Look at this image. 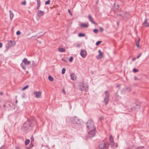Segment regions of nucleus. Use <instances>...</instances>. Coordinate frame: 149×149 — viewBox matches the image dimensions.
<instances>
[{"label": "nucleus", "mask_w": 149, "mask_h": 149, "mask_svg": "<svg viewBox=\"0 0 149 149\" xmlns=\"http://www.w3.org/2000/svg\"><path fill=\"white\" fill-rule=\"evenodd\" d=\"M37 123L35 117H32L31 119H28L24 123L22 126V128L26 130L30 127H33Z\"/></svg>", "instance_id": "f257e3e1"}, {"label": "nucleus", "mask_w": 149, "mask_h": 149, "mask_svg": "<svg viewBox=\"0 0 149 149\" xmlns=\"http://www.w3.org/2000/svg\"><path fill=\"white\" fill-rule=\"evenodd\" d=\"M117 14L120 16L125 20H127L130 17V15L129 12L120 10L117 13Z\"/></svg>", "instance_id": "f03ea898"}, {"label": "nucleus", "mask_w": 149, "mask_h": 149, "mask_svg": "<svg viewBox=\"0 0 149 149\" xmlns=\"http://www.w3.org/2000/svg\"><path fill=\"white\" fill-rule=\"evenodd\" d=\"M109 145L107 141H102L100 143L98 147L99 149H107Z\"/></svg>", "instance_id": "7ed1b4c3"}, {"label": "nucleus", "mask_w": 149, "mask_h": 149, "mask_svg": "<svg viewBox=\"0 0 149 149\" xmlns=\"http://www.w3.org/2000/svg\"><path fill=\"white\" fill-rule=\"evenodd\" d=\"M86 127L88 130H95L93 122L91 120L89 119L86 123Z\"/></svg>", "instance_id": "20e7f679"}, {"label": "nucleus", "mask_w": 149, "mask_h": 149, "mask_svg": "<svg viewBox=\"0 0 149 149\" xmlns=\"http://www.w3.org/2000/svg\"><path fill=\"white\" fill-rule=\"evenodd\" d=\"M105 95V96L104 98V101L105 102L106 105L108 103L109 100V94L108 91H107L104 92Z\"/></svg>", "instance_id": "39448f33"}, {"label": "nucleus", "mask_w": 149, "mask_h": 149, "mask_svg": "<svg viewBox=\"0 0 149 149\" xmlns=\"http://www.w3.org/2000/svg\"><path fill=\"white\" fill-rule=\"evenodd\" d=\"M90 131L88 132L87 136L88 137H91L94 136L95 133V130H89Z\"/></svg>", "instance_id": "423d86ee"}, {"label": "nucleus", "mask_w": 149, "mask_h": 149, "mask_svg": "<svg viewBox=\"0 0 149 149\" xmlns=\"http://www.w3.org/2000/svg\"><path fill=\"white\" fill-rule=\"evenodd\" d=\"M71 121L74 123L79 124L80 121L78 117H72L71 118Z\"/></svg>", "instance_id": "0eeeda50"}, {"label": "nucleus", "mask_w": 149, "mask_h": 149, "mask_svg": "<svg viewBox=\"0 0 149 149\" xmlns=\"http://www.w3.org/2000/svg\"><path fill=\"white\" fill-rule=\"evenodd\" d=\"M80 89L81 91H86L88 90V86L84 84H82L81 85H80Z\"/></svg>", "instance_id": "6e6552de"}, {"label": "nucleus", "mask_w": 149, "mask_h": 149, "mask_svg": "<svg viewBox=\"0 0 149 149\" xmlns=\"http://www.w3.org/2000/svg\"><path fill=\"white\" fill-rule=\"evenodd\" d=\"M140 108V105L136 103H132V105L131 109L132 110H136V109H139Z\"/></svg>", "instance_id": "1a4fd4ad"}, {"label": "nucleus", "mask_w": 149, "mask_h": 149, "mask_svg": "<svg viewBox=\"0 0 149 149\" xmlns=\"http://www.w3.org/2000/svg\"><path fill=\"white\" fill-rule=\"evenodd\" d=\"M44 14V11L39 10L37 11L36 15L37 17H40L41 16L43 15Z\"/></svg>", "instance_id": "9d476101"}, {"label": "nucleus", "mask_w": 149, "mask_h": 149, "mask_svg": "<svg viewBox=\"0 0 149 149\" xmlns=\"http://www.w3.org/2000/svg\"><path fill=\"white\" fill-rule=\"evenodd\" d=\"M80 54L82 57L85 58L87 54L85 50H81L80 52Z\"/></svg>", "instance_id": "9b49d317"}, {"label": "nucleus", "mask_w": 149, "mask_h": 149, "mask_svg": "<svg viewBox=\"0 0 149 149\" xmlns=\"http://www.w3.org/2000/svg\"><path fill=\"white\" fill-rule=\"evenodd\" d=\"M41 92L39 91H35L33 92V94L35 95L36 97L38 98L41 95Z\"/></svg>", "instance_id": "f8f14e48"}, {"label": "nucleus", "mask_w": 149, "mask_h": 149, "mask_svg": "<svg viewBox=\"0 0 149 149\" xmlns=\"http://www.w3.org/2000/svg\"><path fill=\"white\" fill-rule=\"evenodd\" d=\"M88 19L93 24H96L95 22L93 21V18L92 17L91 15L90 14H89L88 16Z\"/></svg>", "instance_id": "ddd939ff"}, {"label": "nucleus", "mask_w": 149, "mask_h": 149, "mask_svg": "<svg viewBox=\"0 0 149 149\" xmlns=\"http://www.w3.org/2000/svg\"><path fill=\"white\" fill-rule=\"evenodd\" d=\"M148 20V19H145L144 21L142 24L143 25H144V26L146 27H149V22H147Z\"/></svg>", "instance_id": "4468645a"}, {"label": "nucleus", "mask_w": 149, "mask_h": 149, "mask_svg": "<svg viewBox=\"0 0 149 149\" xmlns=\"http://www.w3.org/2000/svg\"><path fill=\"white\" fill-rule=\"evenodd\" d=\"M22 62H23L26 65H29L31 63L30 61H27V59L26 58H24L23 59Z\"/></svg>", "instance_id": "2eb2a0df"}, {"label": "nucleus", "mask_w": 149, "mask_h": 149, "mask_svg": "<svg viewBox=\"0 0 149 149\" xmlns=\"http://www.w3.org/2000/svg\"><path fill=\"white\" fill-rule=\"evenodd\" d=\"M70 76L71 79L73 80H74L76 78V77L74 73L71 74H70Z\"/></svg>", "instance_id": "dca6fc26"}, {"label": "nucleus", "mask_w": 149, "mask_h": 149, "mask_svg": "<svg viewBox=\"0 0 149 149\" xmlns=\"http://www.w3.org/2000/svg\"><path fill=\"white\" fill-rule=\"evenodd\" d=\"M110 144L111 148H116L118 146V145L117 144L115 145L114 143V142H113V143H110Z\"/></svg>", "instance_id": "f3484780"}, {"label": "nucleus", "mask_w": 149, "mask_h": 149, "mask_svg": "<svg viewBox=\"0 0 149 149\" xmlns=\"http://www.w3.org/2000/svg\"><path fill=\"white\" fill-rule=\"evenodd\" d=\"M110 144L111 148H116L118 146V145L117 144L115 145L114 143V142H113V143H110Z\"/></svg>", "instance_id": "a211bd4d"}, {"label": "nucleus", "mask_w": 149, "mask_h": 149, "mask_svg": "<svg viewBox=\"0 0 149 149\" xmlns=\"http://www.w3.org/2000/svg\"><path fill=\"white\" fill-rule=\"evenodd\" d=\"M7 44L11 47L13 45H15V42H13L12 41L10 40L9 42H8Z\"/></svg>", "instance_id": "6ab92c4d"}, {"label": "nucleus", "mask_w": 149, "mask_h": 149, "mask_svg": "<svg viewBox=\"0 0 149 149\" xmlns=\"http://www.w3.org/2000/svg\"><path fill=\"white\" fill-rule=\"evenodd\" d=\"M88 26V23L85 24L82 23L80 25V26L81 27L87 28Z\"/></svg>", "instance_id": "aec40b11"}, {"label": "nucleus", "mask_w": 149, "mask_h": 149, "mask_svg": "<svg viewBox=\"0 0 149 149\" xmlns=\"http://www.w3.org/2000/svg\"><path fill=\"white\" fill-rule=\"evenodd\" d=\"M98 52L99 53L98 55L99 57L101 59L103 57V53H102L100 50H98Z\"/></svg>", "instance_id": "412c9836"}, {"label": "nucleus", "mask_w": 149, "mask_h": 149, "mask_svg": "<svg viewBox=\"0 0 149 149\" xmlns=\"http://www.w3.org/2000/svg\"><path fill=\"white\" fill-rule=\"evenodd\" d=\"M9 14H10V19H12L13 17V16H14L13 14V12L11 10H10L9 11Z\"/></svg>", "instance_id": "4be33fe9"}, {"label": "nucleus", "mask_w": 149, "mask_h": 149, "mask_svg": "<svg viewBox=\"0 0 149 149\" xmlns=\"http://www.w3.org/2000/svg\"><path fill=\"white\" fill-rule=\"evenodd\" d=\"M5 104H6V108H9L11 106L9 102L7 101L5 102Z\"/></svg>", "instance_id": "5701e85b"}, {"label": "nucleus", "mask_w": 149, "mask_h": 149, "mask_svg": "<svg viewBox=\"0 0 149 149\" xmlns=\"http://www.w3.org/2000/svg\"><path fill=\"white\" fill-rule=\"evenodd\" d=\"M58 50L59 52H64L65 51V49H63V48H59L58 49Z\"/></svg>", "instance_id": "b1692460"}, {"label": "nucleus", "mask_w": 149, "mask_h": 149, "mask_svg": "<svg viewBox=\"0 0 149 149\" xmlns=\"http://www.w3.org/2000/svg\"><path fill=\"white\" fill-rule=\"evenodd\" d=\"M109 140L110 142V143H112L113 142V137L111 135H110V137L109 138Z\"/></svg>", "instance_id": "393cba45"}, {"label": "nucleus", "mask_w": 149, "mask_h": 149, "mask_svg": "<svg viewBox=\"0 0 149 149\" xmlns=\"http://www.w3.org/2000/svg\"><path fill=\"white\" fill-rule=\"evenodd\" d=\"M30 141V140L29 139H26V140L25 142V144L26 145H28Z\"/></svg>", "instance_id": "a878e982"}, {"label": "nucleus", "mask_w": 149, "mask_h": 149, "mask_svg": "<svg viewBox=\"0 0 149 149\" xmlns=\"http://www.w3.org/2000/svg\"><path fill=\"white\" fill-rule=\"evenodd\" d=\"M20 65L23 69L24 70L25 69L26 67H25V65L23 64L22 63H21Z\"/></svg>", "instance_id": "bb28decb"}, {"label": "nucleus", "mask_w": 149, "mask_h": 149, "mask_svg": "<svg viewBox=\"0 0 149 149\" xmlns=\"http://www.w3.org/2000/svg\"><path fill=\"white\" fill-rule=\"evenodd\" d=\"M48 79L50 81H52L53 80V78L51 76H48Z\"/></svg>", "instance_id": "cd10ccee"}, {"label": "nucleus", "mask_w": 149, "mask_h": 149, "mask_svg": "<svg viewBox=\"0 0 149 149\" xmlns=\"http://www.w3.org/2000/svg\"><path fill=\"white\" fill-rule=\"evenodd\" d=\"M6 51H7L11 47L8 44H7L6 45Z\"/></svg>", "instance_id": "c85d7f7f"}, {"label": "nucleus", "mask_w": 149, "mask_h": 149, "mask_svg": "<svg viewBox=\"0 0 149 149\" xmlns=\"http://www.w3.org/2000/svg\"><path fill=\"white\" fill-rule=\"evenodd\" d=\"M139 71V70L135 68H134L133 69V71L134 73H136L138 72Z\"/></svg>", "instance_id": "c756f323"}, {"label": "nucleus", "mask_w": 149, "mask_h": 149, "mask_svg": "<svg viewBox=\"0 0 149 149\" xmlns=\"http://www.w3.org/2000/svg\"><path fill=\"white\" fill-rule=\"evenodd\" d=\"M85 34L82 33H79L78 34V36L79 37H83L85 36Z\"/></svg>", "instance_id": "7c9ffc66"}, {"label": "nucleus", "mask_w": 149, "mask_h": 149, "mask_svg": "<svg viewBox=\"0 0 149 149\" xmlns=\"http://www.w3.org/2000/svg\"><path fill=\"white\" fill-rule=\"evenodd\" d=\"M94 32L96 34H97L98 33V30L97 29H95L93 30Z\"/></svg>", "instance_id": "2f4dec72"}, {"label": "nucleus", "mask_w": 149, "mask_h": 149, "mask_svg": "<svg viewBox=\"0 0 149 149\" xmlns=\"http://www.w3.org/2000/svg\"><path fill=\"white\" fill-rule=\"evenodd\" d=\"M65 69L64 68H63L62 70L61 73L62 74H64L65 73Z\"/></svg>", "instance_id": "473e14b6"}, {"label": "nucleus", "mask_w": 149, "mask_h": 149, "mask_svg": "<svg viewBox=\"0 0 149 149\" xmlns=\"http://www.w3.org/2000/svg\"><path fill=\"white\" fill-rule=\"evenodd\" d=\"M33 146V144L31 142V143L29 145V146L28 149H29L30 148H32Z\"/></svg>", "instance_id": "72a5a7b5"}, {"label": "nucleus", "mask_w": 149, "mask_h": 149, "mask_svg": "<svg viewBox=\"0 0 149 149\" xmlns=\"http://www.w3.org/2000/svg\"><path fill=\"white\" fill-rule=\"evenodd\" d=\"M73 59V57L72 56H71L69 59V62H71L72 61Z\"/></svg>", "instance_id": "f704fd0d"}, {"label": "nucleus", "mask_w": 149, "mask_h": 149, "mask_svg": "<svg viewBox=\"0 0 149 149\" xmlns=\"http://www.w3.org/2000/svg\"><path fill=\"white\" fill-rule=\"evenodd\" d=\"M50 1L49 0H48L47 1L45 2V4L47 5V4H50Z\"/></svg>", "instance_id": "c9c22d12"}, {"label": "nucleus", "mask_w": 149, "mask_h": 149, "mask_svg": "<svg viewBox=\"0 0 149 149\" xmlns=\"http://www.w3.org/2000/svg\"><path fill=\"white\" fill-rule=\"evenodd\" d=\"M101 42V41H98L96 42V45H99Z\"/></svg>", "instance_id": "e433bc0d"}, {"label": "nucleus", "mask_w": 149, "mask_h": 149, "mask_svg": "<svg viewBox=\"0 0 149 149\" xmlns=\"http://www.w3.org/2000/svg\"><path fill=\"white\" fill-rule=\"evenodd\" d=\"M28 86L27 85V86H25V87H24V88H22V90H24L25 89H26L27 88H28Z\"/></svg>", "instance_id": "4c0bfd02"}, {"label": "nucleus", "mask_w": 149, "mask_h": 149, "mask_svg": "<svg viewBox=\"0 0 149 149\" xmlns=\"http://www.w3.org/2000/svg\"><path fill=\"white\" fill-rule=\"evenodd\" d=\"M136 45L137 47L139 48V42H136Z\"/></svg>", "instance_id": "58836bf2"}, {"label": "nucleus", "mask_w": 149, "mask_h": 149, "mask_svg": "<svg viewBox=\"0 0 149 149\" xmlns=\"http://www.w3.org/2000/svg\"><path fill=\"white\" fill-rule=\"evenodd\" d=\"M40 4H37V6H36V10H38L39 9V8L40 6Z\"/></svg>", "instance_id": "ea45409f"}, {"label": "nucleus", "mask_w": 149, "mask_h": 149, "mask_svg": "<svg viewBox=\"0 0 149 149\" xmlns=\"http://www.w3.org/2000/svg\"><path fill=\"white\" fill-rule=\"evenodd\" d=\"M31 142L32 143L33 141H34V137H33L32 136L31 138Z\"/></svg>", "instance_id": "a19ab883"}, {"label": "nucleus", "mask_w": 149, "mask_h": 149, "mask_svg": "<svg viewBox=\"0 0 149 149\" xmlns=\"http://www.w3.org/2000/svg\"><path fill=\"white\" fill-rule=\"evenodd\" d=\"M99 28L100 31L102 32H103L104 31L103 28L101 27H100Z\"/></svg>", "instance_id": "79ce46f5"}, {"label": "nucleus", "mask_w": 149, "mask_h": 149, "mask_svg": "<svg viewBox=\"0 0 149 149\" xmlns=\"http://www.w3.org/2000/svg\"><path fill=\"white\" fill-rule=\"evenodd\" d=\"M21 34L20 32L19 31H18L16 32V34L17 35H19Z\"/></svg>", "instance_id": "37998d69"}, {"label": "nucleus", "mask_w": 149, "mask_h": 149, "mask_svg": "<svg viewBox=\"0 0 149 149\" xmlns=\"http://www.w3.org/2000/svg\"><path fill=\"white\" fill-rule=\"evenodd\" d=\"M141 53H140L137 56L136 58H139V57L141 56Z\"/></svg>", "instance_id": "c03bdc74"}, {"label": "nucleus", "mask_w": 149, "mask_h": 149, "mask_svg": "<svg viewBox=\"0 0 149 149\" xmlns=\"http://www.w3.org/2000/svg\"><path fill=\"white\" fill-rule=\"evenodd\" d=\"M22 5H25L26 4V1H24L23 2H22Z\"/></svg>", "instance_id": "a18cd8bd"}, {"label": "nucleus", "mask_w": 149, "mask_h": 149, "mask_svg": "<svg viewBox=\"0 0 149 149\" xmlns=\"http://www.w3.org/2000/svg\"><path fill=\"white\" fill-rule=\"evenodd\" d=\"M37 4H40V0H37Z\"/></svg>", "instance_id": "49530a36"}, {"label": "nucleus", "mask_w": 149, "mask_h": 149, "mask_svg": "<svg viewBox=\"0 0 149 149\" xmlns=\"http://www.w3.org/2000/svg\"><path fill=\"white\" fill-rule=\"evenodd\" d=\"M68 13H69V14L71 15H72V13H71L70 12V10L69 9H68Z\"/></svg>", "instance_id": "de8ad7c7"}, {"label": "nucleus", "mask_w": 149, "mask_h": 149, "mask_svg": "<svg viewBox=\"0 0 149 149\" xmlns=\"http://www.w3.org/2000/svg\"><path fill=\"white\" fill-rule=\"evenodd\" d=\"M144 148V147H143V146H140V147H138V149H140L141 148Z\"/></svg>", "instance_id": "09e8293b"}, {"label": "nucleus", "mask_w": 149, "mask_h": 149, "mask_svg": "<svg viewBox=\"0 0 149 149\" xmlns=\"http://www.w3.org/2000/svg\"><path fill=\"white\" fill-rule=\"evenodd\" d=\"M134 80H137L138 79V78L136 77H134Z\"/></svg>", "instance_id": "8fccbe9b"}, {"label": "nucleus", "mask_w": 149, "mask_h": 149, "mask_svg": "<svg viewBox=\"0 0 149 149\" xmlns=\"http://www.w3.org/2000/svg\"><path fill=\"white\" fill-rule=\"evenodd\" d=\"M63 92L64 94H65V91L64 89L63 90Z\"/></svg>", "instance_id": "3c124183"}, {"label": "nucleus", "mask_w": 149, "mask_h": 149, "mask_svg": "<svg viewBox=\"0 0 149 149\" xmlns=\"http://www.w3.org/2000/svg\"><path fill=\"white\" fill-rule=\"evenodd\" d=\"M2 44L1 42H0V48L2 47Z\"/></svg>", "instance_id": "603ef678"}, {"label": "nucleus", "mask_w": 149, "mask_h": 149, "mask_svg": "<svg viewBox=\"0 0 149 149\" xmlns=\"http://www.w3.org/2000/svg\"><path fill=\"white\" fill-rule=\"evenodd\" d=\"M136 60V58H133L132 59V61H134Z\"/></svg>", "instance_id": "864d4df0"}, {"label": "nucleus", "mask_w": 149, "mask_h": 149, "mask_svg": "<svg viewBox=\"0 0 149 149\" xmlns=\"http://www.w3.org/2000/svg\"><path fill=\"white\" fill-rule=\"evenodd\" d=\"M62 61H64L65 62H66V60H65L63 58H62Z\"/></svg>", "instance_id": "5fc2aeb1"}, {"label": "nucleus", "mask_w": 149, "mask_h": 149, "mask_svg": "<svg viewBox=\"0 0 149 149\" xmlns=\"http://www.w3.org/2000/svg\"><path fill=\"white\" fill-rule=\"evenodd\" d=\"M3 107H6V104H5H5H4V105H3Z\"/></svg>", "instance_id": "6e6d98bb"}, {"label": "nucleus", "mask_w": 149, "mask_h": 149, "mask_svg": "<svg viewBox=\"0 0 149 149\" xmlns=\"http://www.w3.org/2000/svg\"><path fill=\"white\" fill-rule=\"evenodd\" d=\"M3 146H2L1 148H0V149H3Z\"/></svg>", "instance_id": "4d7b16f0"}, {"label": "nucleus", "mask_w": 149, "mask_h": 149, "mask_svg": "<svg viewBox=\"0 0 149 149\" xmlns=\"http://www.w3.org/2000/svg\"><path fill=\"white\" fill-rule=\"evenodd\" d=\"M3 94V93L2 92H0V95H2Z\"/></svg>", "instance_id": "13d9d810"}, {"label": "nucleus", "mask_w": 149, "mask_h": 149, "mask_svg": "<svg viewBox=\"0 0 149 149\" xmlns=\"http://www.w3.org/2000/svg\"><path fill=\"white\" fill-rule=\"evenodd\" d=\"M140 38H139L138 40V41H137V42H139V41H140Z\"/></svg>", "instance_id": "bf43d9fd"}, {"label": "nucleus", "mask_w": 149, "mask_h": 149, "mask_svg": "<svg viewBox=\"0 0 149 149\" xmlns=\"http://www.w3.org/2000/svg\"><path fill=\"white\" fill-rule=\"evenodd\" d=\"M77 47H79V46H80V45H77Z\"/></svg>", "instance_id": "052dcab7"}, {"label": "nucleus", "mask_w": 149, "mask_h": 149, "mask_svg": "<svg viewBox=\"0 0 149 149\" xmlns=\"http://www.w3.org/2000/svg\"><path fill=\"white\" fill-rule=\"evenodd\" d=\"M15 102H16V103H17V100H16V101H15Z\"/></svg>", "instance_id": "680f3d73"}, {"label": "nucleus", "mask_w": 149, "mask_h": 149, "mask_svg": "<svg viewBox=\"0 0 149 149\" xmlns=\"http://www.w3.org/2000/svg\"><path fill=\"white\" fill-rule=\"evenodd\" d=\"M16 149H19L18 148H17V147H16Z\"/></svg>", "instance_id": "e2e57ef3"}, {"label": "nucleus", "mask_w": 149, "mask_h": 149, "mask_svg": "<svg viewBox=\"0 0 149 149\" xmlns=\"http://www.w3.org/2000/svg\"><path fill=\"white\" fill-rule=\"evenodd\" d=\"M117 6H118V5H117Z\"/></svg>", "instance_id": "0e129e2a"}, {"label": "nucleus", "mask_w": 149, "mask_h": 149, "mask_svg": "<svg viewBox=\"0 0 149 149\" xmlns=\"http://www.w3.org/2000/svg\"><path fill=\"white\" fill-rule=\"evenodd\" d=\"M118 8H116V9H117Z\"/></svg>", "instance_id": "69168bd1"}]
</instances>
